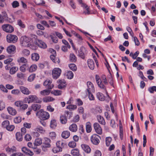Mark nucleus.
Returning <instances> with one entry per match:
<instances>
[{"label": "nucleus", "instance_id": "412c9836", "mask_svg": "<svg viewBox=\"0 0 156 156\" xmlns=\"http://www.w3.org/2000/svg\"><path fill=\"white\" fill-rule=\"evenodd\" d=\"M69 129L72 132H76L77 130V127L75 123L72 124L69 126Z\"/></svg>", "mask_w": 156, "mask_h": 156}, {"label": "nucleus", "instance_id": "8fccbe9b", "mask_svg": "<svg viewBox=\"0 0 156 156\" xmlns=\"http://www.w3.org/2000/svg\"><path fill=\"white\" fill-rule=\"evenodd\" d=\"M60 120L62 124H66L67 121V118L66 116L62 115L60 117Z\"/></svg>", "mask_w": 156, "mask_h": 156}, {"label": "nucleus", "instance_id": "423d86ee", "mask_svg": "<svg viewBox=\"0 0 156 156\" xmlns=\"http://www.w3.org/2000/svg\"><path fill=\"white\" fill-rule=\"evenodd\" d=\"M20 43L23 46L28 47L29 45V38L26 36L21 37L20 38Z\"/></svg>", "mask_w": 156, "mask_h": 156}, {"label": "nucleus", "instance_id": "de8ad7c7", "mask_svg": "<svg viewBox=\"0 0 156 156\" xmlns=\"http://www.w3.org/2000/svg\"><path fill=\"white\" fill-rule=\"evenodd\" d=\"M18 68L16 67H13L10 69L9 73L11 74H15L18 70Z\"/></svg>", "mask_w": 156, "mask_h": 156}, {"label": "nucleus", "instance_id": "20e7f679", "mask_svg": "<svg viewBox=\"0 0 156 156\" xmlns=\"http://www.w3.org/2000/svg\"><path fill=\"white\" fill-rule=\"evenodd\" d=\"M6 39L9 43H15L17 41L18 37L16 35L9 34L6 36Z\"/></svg>", "mask_w": 156, "mask_h": 156}, {"label": "nucleus", "instance_id": "680f3d73", "mask_svg": "<svg viewBox=\"0 0 156 156\" xmlns=\"http://www.w3.org/2000/svg\"><path fill=\"white\" fill-rule=\"evenodd\" d=\"M28 67L27 65L24 64L20 66V70L23 72H24L26 71V69L27 67Z\"/></svg>", "mask_w": 156, "mask_h": 156}, {"label": "nucleus", "instance_id": "393cba45", "mask_svg": "<svg viewBox=\"0 0 156 156\" xmlns=\"http://www.w3.org/2000/svg\"><path fill=\"white\" fill-rule=\"evenodd\" d=\"M97 119L98 122L101 124L103 125H105V122L104 118L100 115L97 116Z\"/></svg>", "mask_w": 156, "mask_h": 156}, {"label": "nucleus", "instance_id": "774afa93", "mask_svg": "<svg viewBox=\"0 0 156 156\" xmlns=\"http://www.w3.org/2000/svg\"><path fill=\"white\" fill-rule=\"evenodd\" d=\"M35 76V75L34 74H31L28 77V80L30 82L33 81L34 79Z\"/></svg>", "mask_w": 156, "mask_h": 156}, {"label": "nucleus", "instance_id": "4be33fe9", "mask_svg": "<svg viewBox=\"0 0 156 156\" xmlns=\"http://www.w3.org/2000/svg\"><path fill=\"white\" fill-rule=\"evenodd\" d=\"M44 146L46 147H51V145L50 144L51 143L50 140L47 137L44 138Z\"/></svg>", "mask_w": 156, "mask_h": 156}, {"label": "nucleus", "instance_id": "72a5a7b5", "mask_svg": "<svg viewBox=\"0 0 156 156\" xmlns=\"http://www.w3.org/2000/svg\"><path fill=\"white\" fill-rule=\"evenodd\" d=\"M50 93V90L48 89H45L41 91L40 94L42 95L46 96L48 95Z\"/></svg>", "mask_w": 156, "mask_h": 156}, {"label": "nucleus", "instance_id": "2eb2a0df", "mask_svg": "<svg viewBox=\"0 0 156 156\" xmlns=\"http://www.w3.org/2000/svg\"><path fill=\"white\" fill-rule=\"evenodd\" d=\"M20 88L22 93L24 94L28 95L31 93V92L27 88L24 87L20 86Z\"/></svg>", "mask_w": 156, "mask_h": 156}, {"label": "nucleus", "instance_id": "c85d7f7f", "mask_svg": "<svg viewBox=\"0 0 156 156\" xmlns=\"http://www.w3.org/2000/svg\"><path fill=\"white\" fill-rule=\"evenodd\" d=\"M56 55H51L50 56V58L55 63H58L60 62L59 60V59L56 58Z\"/></svg>", "mask_w": 156, "mask_h": 156}, {"label": "nucleus", "instance_id": "cd10ccee", "mask_svg": "<svg viewBox=\"0 0 156 156\" xmlns=\"http://www.w3.org/2000/svg\"><path fill=\"white\" fill-rule=\"evenodd\" d=\"M70 135V133L69 131H65L62 133V136L64 138L66 139Z\"/></svg>", "mask_w": 156, "mask_h": 156}, {"label": "nucleus", "instance_id": "0e129e2a", "mask_svg": "<svg viewBox=\"0 0 156 156\" xmlns=\"http://www.w3.org/2000/svg\"><path fill=\"white\" fill-rule=\"evenodd\" d=\"M88 94V98L90 100H94V97L92 94V92H87Z\"/></svg>", "mask_w": 156, "mask_h": 156}, {"label": "nucleus", "instance_id": "b1692460", "mask_svg": "<svg viewBox=\"0 0 156 156\" xmlns=\"http://www.w3.org/2000/svg\"><path fill=\"white\" fill-rule=\"evenodd\" d=\"M108 81L110 84V85L114 87L113 80L112 76L110 72L108 76Z\"/></svg>", "mask_w": 156, "mask_h": 156}, {"label": "nucleus", "instance_id": "a211bd4d", "mask_svg": "<svg viewBox=\"0 0 156 156\" xmlns=\"http://www.w3.org/2000/svg\"><path fill=\"white\" fill-rule=\"evenodd\" d=\"M22 151L26 154L32 156L34 154L33 153L28 149L27 147H24L22 148Z\"/></svg>", "mask_w": 156, "mask_h": 156}, {"label": "nucleus", "instance_id": "7c9ffc66", "mask_svg": "<svg viewBox=\"0 0 156 156\" xmlns=\"http://www.w3.org/2000/svg\"><path fill=\"white\" fill-rule=\"evenodd\" d=\"M55 99L52 97L50 96H48L45 97L43 98V102H48L51 101H54Z\"/></svg>", "mask_w": 156, "mask_h": 156}, {"label": "nucleus", "instance_id": "a19ab883", "mask_svg": "<svg viewBox=\"0 0 156 156\" xmlns=\"http://www.w3.org/2000/svg\"><path fill=\"white\" fill-rule=\"evenodd\" d=\"M30 51L28 49H24L22 52V54L24 56H28L30 54Z\"/></svg>", "mask_w": 156, "mask_h": 156}, {"label": "nucleus", "instance_id": "5fc2aeb1", "mask_svg": "<svg viewBox=\"0 0 156 156\" xmlns=\"http://www.w3.org/2000/svg\"><path fill=\"white\" fill-rule=\"evenodd\" d=\"M57 125V123L55 120H52L51 121L50 126L52 128H55Z\"/></svg>", "mask_w": 156, "mask_h": 156}, {"label": "nucleus", "instance_id": "4468645a", "mask_svg": "<svg viewBox=\"0 0 156 156\" xmlns=\"http://www.w3.org/2000/svg\"><path fill=\"white\" fill-rule=\"evenodd\" d=\"M16 47L13 45L8 46L7 48V51L9 54H14L16 51Z\"/></svg>", "mask_w": 156, "mask_h": 156}, {"label": "nucleus", "instance_id": "7ed1b4c3", "mask_svg": "<svg viewBox=\"0 0 156 156\" xmlns=\"http://www.w3.org/2000/svg\"><path fill=\"white\" fill-rule=\"evenodd\" d=\"M62 72L61 69L58 68L54 69L52 71V76L53 78L54 79H57L60 76Z\"/></svg>", "mask_w": 156, "mask_h": 156}, {"label": "nucleus", "instance_id": "f257e3e1", "mask_svg": "<svg viewBox=\"0 0 156 156\" xmlns=\"http://www.w3.org/2000/svg\"><path fill=\"white\" fill-rule=\"evenodd\" d=\"M36 116L41 119L46 120L48 119L50 117L49 113L46 112L44 111L43 109H41L37 111L36 114Z\"/></svg>", "mask_w": 156, "mask_h": 156}, {"label": "nucleus", "instance_id": "5701e85b", "mask_svg": "<svg viewBox=\"0 0 156 156\" xmlns=\"http://www.w3.org/2000/svg\"><path fill=\"white\" fill-rule=\"evenodd\" d=\"M37 45L40 48H45L47 47L46 44L43 41L41 40H39L37 42Z\"/></svg>", "mask_w": 156, "mask_h": 156}, {"label": "nucleus", "instance_id": "ddd939ff", "mask_svg": "<svg viewBox=\"0 0 156 156\" xmlns=\"http://www.w3.org/2000/svg\"><path fill=\"white\" fill-rule=\"evenodd\" d=\"M87 92H94V87L93 84L90 81L87 82Z\"/></svg>", "mask_w": 156, "mask_h": 156}, {"label": "nucleus", "instance_id": "9b49d317", "mask_svg": "<svg viewBox=\"0 0 156 156\" xmlns=\"http://www.w3.org/2000/svg\"><path fill=\"white\" fill-rule=\"evenodd\" d=\"M37 97L36 95H30L28 96V98H27V102L28 103H32L34 101L37 102H38L37 101Z\"/></svg>", "mask_w": 156, "mask_h": 156}, {"label": "nucleus", "instance_id": "f03ea898", "mask_svg": "<svg viewBox=\"0 0 156 156\" xmlns=\"http://www.w3.org/2000/svg\"><path fill=\"white\" fill-rule=\"evenodd\" d=\"M95 79L98 87L101 89H104L105 90L106 93L108 97V99L109 100L110 99L109 96L108 95V92L106 89V88L105 86L102 83V81L101 79H100L99 76L97 75H96L95 76Z\"/></svg>", "mask_w": 156, "mask_h": 156}, {"label": "nucleus", "instance_id": "58836bf2", "mask_svg": "<svg viewBox=\"0 0 156 156\" xmlns=\"http://www.w3.org/2000/svg\"><path fill=\"white\" fill-rule=\"evenodd\" d=\"M65 145V143L63 142L62 141H59L57 142L56 143V145L58 146L60 148L62 149L64 147V146Z\"/></svg>", "mask_w": 156, "mask_h": 156}, {"label": "nucleus", "instance_id": "dca6fc26", "mask_svg": "<svg viewBox=\"0 0 156 156\" xmlns=\"http://www.w3.org/2000/svg\"><path fill=\"white\" fill-rule=\"evenodd\" d=\"M81 147L83 150L87 153H89L91 151V148L90 147L84 144H82L81 145Z\"/></svg>", "mask_w": 156, "mask_h": 156}, {"label": "nucleus", "instance_id": "6e6d98bb", "mask_svg": "<svg viewBox=\"0 0 156 156\" xmlns=\"http://www.w3.org/2000/svg\"><path fill=\"white\" fill-rule=\"evenodd\" d=\"M69 67L73 71H75L76 70L77 67L74 64H70L69 65Z\"/></svg>", "mask_w": 156, "mask_h": 156}, {"label": "nucleus", "instance_id": "e433bc0d", "mask_svg": "<svg viewBox=\"0 0 156 156\" xmlns=\"http://www.w3.org/2000/svg\"><path fill=\"white\" fill-rule=\"evenodd\" d=\"M37 68V65H32L29 68H28V70L30 72H33L35 71Z\"/></svg>", "mask_w": 156, "mask_h": 156}, {"label": "nucleus", "instance_id": "37998d69", "mask_svg": "<svg viewBox=\"0 0 156 156\" xmlns=\"http://www.w3.org/2000/svg\"><path fill=\"white\" fill-rule=\"evenodd\" d=\"M42 143V140L41 138H37L35 139L34 142V145L38 146L40 145Z\"/></svg>", "mask_w": 156, "mask_h": 156}, {"label": "nucleus", "instance_id": "338daca9", "mask_svg": "<svg viewBox=\"0 0 156 156\" xmlns=\"http://www.w3.org/2000/svg\"><path fill=\"white\" fill-rule=\"evenodd\" d=\"M6 129L8 131H12L15 128V126L13 125H9L7 127Z\"/></svg>", "mask_w": 156, "mask_h": 156}, {"label": "nucleus", "instance_id": "052dcab7", "mask_svg": "<svg viewBox=\"0 0 156 156\" xmlns=\"http://www.w3.org/2000/svg\"><path fill=\"white\" fill-rule=\"evenodd\" d=\"M9 124V122L8 120H5L2 123V126L3 127L6 128Z\"/></svg>", "mask_w": 156, "mask_h": 156}, {"label": "nucleus", "instance_id": "6e6552de", "mask_svg": "<svg viewBox=\"0 0 156 156\" xmlns=\"http://www.w3.org/2000/svg\"><path fill=\"white\" fill-rule=\"evenodd\" d=\"M94 127L95 132L98 134L101 135L102 131L101 127L97 122H95L94 124Z\"/></svg>", "mask_w": 156, "mask_h": 156}, {"label": "nucleus", "instance_id": "864d4df0", "mask_svg": "<svg viewBox=\"0 0 156 156\" xmlns=\"http://www.w3.org/2000/svg\"><path fill=\"white\" fill-rule=\"evenodd\" d=\"M35 3L37 5H44L45 2L43 0H38L35 2Z\"/></svg>", "mask_w": 156, "mask_h": 156}, {"label": "nucleus", "instance_id": "bb28decb", "mask_svg": "<svg viewBox=\"0 0 156 156\" xmlns=\"http://www.w3.org/2000/svg\"><path fill=\"white\" fill-rule=\"evenodd\" d=\"M71 154L74 156H81L80 154L79 150L77 149H73L71 151Z\"/></svg>", "mask_w": 156, "mask_h": 156}, {"label": "nucleus", "instance_id": "ea45409f", "mask_svg": "<svg viewBox=\"0 0 156 156\" xmlns=\"http://www.w3.org/2000/svg\"><path fill=\"white\" fill-rule=\"evenodd\" d=\"M17 140L19 141H22L23 140L22 134H21L20 132H17L16 135Z\"/></svg>", "mask_w": 156, "mask_h": 156}, {"label": "nucleus", "instance_id": "aec40b11", "mask_svg": "<svg viewBox=\"0 0 156 156\" xmlns=\"http://www.w3.org/2000/svg\"><path fill=\"white\" fill-rule=\"evenodd\" d=\"M5 150L7 153H11L16 151V148L14 146L11 147H8L5 148Z\"/></svg>", "mask_w": 156, "mask_h": 156}, {"label": "nucleus", "instance_id": "c03bdc74", "mask_svg": "<svg viewBox=\"0 0 156 156\" xmlns=\"http://www.w3.org/2000/svg\"><path fill=\"white\" fill-rule=\"evenodd\" d=\"M66 76L67 78L69 79H72L73 76V73L70 71H68L66 73Z\"/></svg>", "mask_w": 156, "mask_h": 156}, {"label": "nucleus", "instance_id": "c756f323", "mask_svg": "<svg viewBox=\"0 0 156 156\" xmlns=\"http://www.w3.org/2000/svg\"><path fill=\"white\" fill-rule=\"evenodd\" d=\"M5 20L10 23H12L15 20V18L12 15H10L9 17H8L7 15V17Z\"/></svg>", "mask_w": 156, "mask_h": 156}, {"label": "nucleus", "instance_id": "3c124183", "mask_svg": "<svg viewBox=\"0 0 156 156\" xmlns=\"http://www.w3.org/2000/svg\"><path fill=\"white\" fill-rule=\"evenodd\" d=\"M101 78L102 80V83L103 82L105 85H107L108 82L106 76L105 75H103L101 76Z\"/></svg>", "mask_w": 156, "mask_h": 156}, {"label": "nucleus", "instance_id": "603ef678", "mask_svg": "<svg viewBox=\"0 0 156 156\" xmlns=\"http://www.w3.org/2000/svg\"><path fill=\"white\" fill-rule=\"evenodd\" d=\"M62 151V150L61 148H59L58 146H57L56 147H54L52 149L53 152L55 153H58L60 151Z\"/></svg>", "mask_w": 156, "mask_h": 156}, {"label": "nucleus", "instance_id": "f3484780", "mask_svg": "<svg viewBox=\"0 0 156 156\" xmlns=\"http://www.w3.org/2000/svg\"><path fill=\"white\" fill-rule=\"evenodd\" d=\"M87 63L89 67L91 70H93L94 67V63L93 60L88 59L87 61Z\"/></svg>", "mask_w": 156, "mask_h": 156}, {"label": "nucleus", "instance_id": "13d9d810", "mask_svg": "<svg viewBox=\"0 0 156 156\" xmlns=\"http://www.w3.org/2000/svg\"><path fill=\"white\" fill-rule=\"evenodd\" d=\"M23 102L21 101H18L15 102L14 104L15 105L18 107L20 108L21 105H22Z\"/></svg>", "mask_w": 156, "mask_h": 156}, {"label": "nucleus", "instance_id": "bf43d9fd", "mask_svg": "<svg viewBox=\"0 0 156 156\" xmlns=\"http://www.w3.org/2000/svg\"><path fill=\"white\" fill-rule=\"evenodd\" d=\"M18 62L19 63H25L27 62V60L26 59L23 57H21L17 60Z\"/></svg>", "mask_w": 156, "mask_h": 156}, {"label": "nucleus", "instance_id": "49530a36", "mask_svg": "<svg viewBox=\"0 0 156 156\" xmlns=\"http://www.w3.org/2000/svg\"><path fill=\"white\" fill-rule=\"evenodd\" d=\"M37 34L39 36L43 35L45 37H47L48 36V34L46 33H44V32L41 30H38L37 31Z\"/></svg>", "mask_w": 156, "mask_h": 156}, {"label": "nucleus", "instance_id": "9d476101", "mask_svg": "<svg viewBox=\"0 0 156 156\" xmlns=\"http://www.w3.org/2000/svg\"><path fill=\"white\" fill-rule=\"evenodd\" d=\"M86 49L84 47H81L78 51V56L83 59H84L85 57V53Z\"/></svg>", "mask_w": 156, "mask_h": 156}, {"label": "nucleus", "instance_id": "2f4dec72", "mask_svg": "<svg viewBox=\"0 0 156 156\" xmlns=\"http://www.w3.org/2000/svg\"><path fill=\"white\" fill-rule=\"evenodd\" d=\"M92 130L91 124L90 122H88L86 123V132L89 133H90Z\"/></svg>", "mask_w": 156, "mask_h": 156}, {"label": "nucleus", "instance_id": "39448f33", "mask_svg": "<svg viewBox=\"0 0 156 156\" xmlns=\"http://www.w3.org/2000/svg\"><path fill=\"white\" fill-rule=\"evenodd\" d=\"M2 30L7 33H12L14 30L13 27L9 24H5L2 26Z\"/></svg>", "mask_w": 156, "mask_h": 156}, {"label": "nucleus", "instance_id": "473e14b6", "mask_svg": "<svg viewBox=\"0 0 156 156\" xmlns=\"http://www.w3.org/2000/svg\"><path fill=\"white\" fill-rule=\"evenodd\" d=\"M3 13V16L0 14V23H3L4 21V19H5L6 17H7V14L5 12H4Z\"/></svg>", "mask_w": 156, "mask_h": 156}, {"label": "nucleus", "instance_id": "4c0bfd02", "mask_svg": "<svg viewBox=\"0 0 156 156\" xmlns=\"http://www.w3.org/2000/svg\"><path fill=\"white\" fill-rule=\"evenodd\" d=\"M77 60L76 56L73 53H71L69 55L70 61L72 62H75Z\"/></svg>", "mask_w": 156, "mask_h": 156}, {"label": "nucleus", "instance_id": "a878e982", "mask_svg": "<svg viewBox=\"0 0 156 156\" xmlns=\"http://www.w3.org/2000/svg\"><path fill=\"white\" fill-rule=\"evenodd\" d=\"M7 110L9 113L13 115H15L16 114V111L15 109L11 107H9Z\"/></svg>", "mask_w": 156, "mask_h": 156}, {"label": "nucleus", "instance_id": "0eeeda50", "mask_svg": "<svg viewBox=\"0 0 156 156\" xmlns=\"http://www.w3.org/2000/svg\"><path fill=\"white\" fill-rule=\"evenodd\" d=\"M100 136L97 134H93L91 137L90 140L91 142L95 145H98L100 142Z\"/></svg>", "mask_w": 156, "mask_h": 156}, {"label": "nucleus", "instance_id": "6ab92c4d", "mask_svg": "<svg viewBox=\"0 0 156 156\" xmlns=\"http://www.w3.org/2000/svg\"><path fill=\"white\" fill-rule=\"evenodd\" d=\"M41 107V105L37 104H34L31 106V109L35 112H36L37 110H39Z\"/></svg>", "mask_w": 156, "mask_h": 156}, {"label": "nucleus", "instance_id": "f704fd0d", "mask_svg": "<svg viewBox=\"0 0 156 156\" xmlns=\"http://www.w3.org/2000/svg\"><path fill=\"white\" fill-rule=\"evenodd\" d=\"M39 58V56L37 53H33L31 55V59L32 60L37 61Z\"/></svg>", "mask_w": 156, "mask_h": 156}, {"label": "nucleus", "instance_id": "79ce46f5", "mask_svg": "<svg viewBox=\"0 0 156 156\" xmlns=\"http://www.w3.org/2000/svg\"><path fill=\"white\" fill-rule=\"evenodd\" d=\"M97 97L100 100L103 101L104 100V96L103 94L100 92L97 94Z\"/></svg>", "mask_w": 156, "mask_h": 156}, {"label": "nucleus", "instance_id": "c9c22d12", "mask_svg": "<svg viewBox=\"0 0 156 156\" xmlns=\"http://www.w3.org/2000/svg\"><path fill=\"white\" fill-rule=\"evenodd\" d=\"M34 130L36 132H39L41 133H44L45 131L43 129V128L40 126H38L37 127L35 128Z\"/></svg>", "mask_w": 156, "mask_h": 156}, {"label": "nucleus", "instance_id": "1a4fd4ad", "mask_svg": "<svg viewBox=\"0 0 156 156\" xmlns=\"http://www.w3.org/2000/svg\"><path fill=\"white\" fill-rule=\"evenodd\" d=\"M57 82L58 83V88L62 89L66 87V84L64 80H58Z\"/></svg>", "mask_w": 156, "mask_h": 156}, {"label": "nucleus", "instance_id": "09e8293b", "mask_svg": "<svg viewBox=\"0 0 156 156\" xmlns=\"http://www.w3.org/2000/svg\"><path fill=\"white\" fill-rule=\"evenodd\" d=\"M77 108V107L76 105H69L66 107V108L69 109V110H73L76 109Z\"/></svg>", "mask_w": 156, "mask_h": 156}, {"label": "nucleus", "instance_id": "69168bd1", "mask_svg": "<svg viewBox=\"0 0 156 156\" xmlns=\"http://www.w3.org/2000/svg\"><path fill=\"white\" fill-rule=\"evenodd\" d=\"M69 146L71 148H74L76 146V143L73 141L70 142L68 144Z\"/></svg>", "mask_w": 156, "mask_h": 156}, {"label": "nucleus", "instance_id": "f8f14e48", "mask_svg": "<svg viewBox=\"0 0 156 156\" xmlns=\"http://www.w3.org/2000/svg\"><path fill=\"white\" fill-rule=\"evenodd\" d=\"M43 85L44 86H47L48 89H51L54 87V85L52 84V81L49 79H47L44 82Z\"/></svg>", "mask_w": 156, "mask_h": 156}, {"label": "nucleus", "instance_id": "4d7b16f0", "mask_svg": "<svg viewBox=\"0 0 156 156\" xmlns=\"http://www.w3.org/2000/svg\"><path fill=\"white\" fill-rule=\"evenodd\" d=\"M111 141L112 138L111 137H108L106 138V144L107 146H108L110 145Z\"/></svg>", "mask_w": 156, "mask_h": 156}, {"label": "nucleus", "instance_id": "e2e57ef3", "mask_svg": "<svg viewBox=\"0 0 156 156\" xmlns=\"http://www.w3.org/2000/svg\"><path fill=\"white\" fill-rule=\"evenodd\" d=\"M148 90L151 93H153L154 91H156V86H153L151 87H150L148 89Z\"/></svg>", "mask_w": 156, "mask_h": 156}, {"label": "nucleus", "instance_id": "a18cd8bd", "mask_svg": "<svg viewBox=\"0 0 156 156\" xmlns=\"http://www.w3.org/2000/svg\"><path fill=\"white\" fill-rule=\"evenodd\" d=\"M51 93L55 96H59L62 94V91L59 90H54Z\"/></svg>", "mask_w": 156, "mask_h": 156}]
</instances>
